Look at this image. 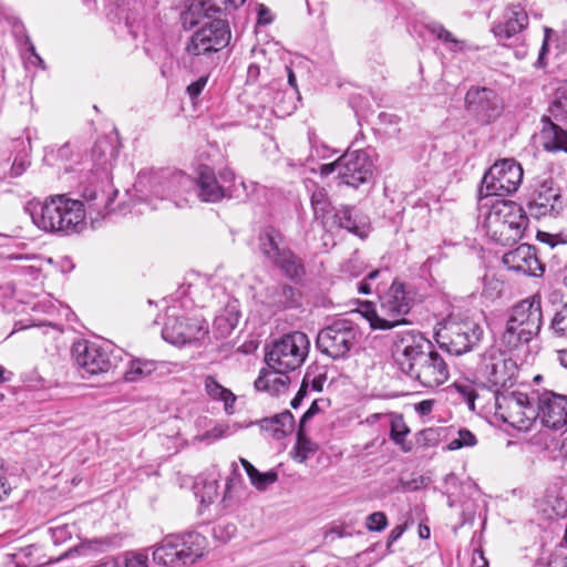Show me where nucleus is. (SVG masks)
Masks as SVG:
<instances>
[{
    "instance_id": "1",
    "label": "nucleus",
    "mask_w": 567,
    "mask_h": 567,
    "mask_svg": "<svg viewBox=\"0 0 567 567\" xmlns=\"http://www.w3.org/2000/svg\"><path fill=\"white\" fill-rule=\"evenodd\" d=\"M116 192L85 189L82 200L66 194L50 195L43 200H30L25 210L32 223L41 230L61 236L80 234L86 227V212L104 216L110 213L111 195Z\"/></svg>"
},
{
    "instance_id": "2",
    "label": "nucleus",
    "mask_w": 567,
    "mask_h": 567,
    "mask_svg": "<svg viewBox=\"0 0 567 567\" xmlns=\"http://www.w3.org/2000/svg\"><path fill=\"white\" fill-rule=\"evenodd\" d=\"M478 218L486 236L503 246L519 240L528 224L523 207L515 202L505 199H495L491 204H483Z\"/></svg>"
},
{
    "instance_id": "3",
    "label": "nucleus",
    "mask_w": 567,
    "mask_h": 567,
    "mask_svg": "<svg viewBox=\"0 0 567 567\" xmlns=\"http://www.w3.org/2000/svg\"><path fill=\"white\" fill-rule=\"evenodd\" d=\"M543 326L542 301L538 296L520 300L509 310L502 344L508 350H517L528 344L540 332Z\"/></svg>"
},
{
    "instance_id": "4",
    "label": "nucleus",
    "mask_w": 567,
    "mask_h": 567,
    "mask_svg": "<svg viewBox=\"0 0 567 567\" xmlns=\"http://www.w3.org/2000/svg\"><path fill=\"white\" fill-rule=\"evenodd\" d=\"M412 295L401 282L394 281L380 296L379 306L371 301L360 303L359 312L369 321L372 329L389 330L405 323L403 317L412 307Z\"/></svg>"
},
{
    "instance_id": "5",
    "label": "nucleus",
    "mask_w": 567,
    "mask_h": 567,
    "mask_svg": "<svg viewBox=\"0 0 567 567\" xmlns=\"http://www.w3.org/2000/svg\"><path fill=\"white\" fill-rule=\"evenodd\" d=\"M309 349L308 336L301 331H293L272 343L266 355V361L270 369L281 372L295 371L305 362Z\"/></svg>"
},
{
    "instance_id": "6",
    "label": "nucleus",
    "mask_w": 567,
    "mask_h": 567,
    "mask_svg": "<svg viewBox=\"0 0 567 567\" xmlns=\"http://www.w3.org/2000/svg\"><path fill=\"white\" fill-rule=\"evenodd\" d=\"M373 163L364 151H347L337 161L320 166V174L328 176L337 173L340 183L358 187L372 176Z\"/></svg>"
},
{
    "instance_id": "7",
    "label": "nucleus",
    "mask_w": 567,
    "mask_h": 567,
    "mask_svg": "<svg viewBox=\"0 0 567 567\" xmlns=\"http://www.w3.org/2000/svg\"><path fill=\"white\" fill-rule=\"evenodd\" d=\"M482 334L483 330L476 321L470 318L458 321L452 317L436 333L440 347L454 355L470 351L480 341Z\"/></svg>"
},
{
    "instance_id": "8",
    "label": "nucleus",
    "mask_w": 567,
    "mask_h": 567,
    "mask_svg": "<svg viewBox=\"0 0 567 567\" xmlns=\"http://www.w3.org/2000/svg\"><path fill=\"white\" fill-rule=\"evenodd\" d=\"M495 415L517 430H528L536 420V410L523 392H495Z\"/></svg>"
},
{
    "instance_id": "9",
    "label": "nucleus",
    "mask_w": 567,
    "mask_h": 567,
    "mask_svg": "<svg viewBox=\"0 0 567 567\" xmlns=\"http://www.w3.org/2000/svg\"><path fill=\"white\" fill-rule=\"evenodd\" d=\"M523 175L520 164L514 158L496 161L484 174L481 192L485 190V197L514 194L523 182Z\"/></svg>"
},
{
    "instance_id": "10",
    "label": "nucleus",
    "mask_w": 567,
    "mask_h": 567,
    "mask_svg": "<svg viewBox=\"0 0 567 567\" xmlns=\"http://www.w3.org/2000/svg\"><path fill=\"white\" fill-rule=\"evenodd\" d=\"M260 252L274 265L280 268L291 279L303 275L301 261L289 250L281 234L272 228H265L259 235Z\"/></svg>"
},
{
    "instance_id": "11",
    "label": "nucleus",
    "mask_w": 567,
    "mask_h": 567,
    "mask_svg": "<svg viewBox=\"0 0 567 567\" xmlns=\"http://www.w3.org/2000/svg\"><path fill=\"white\" fill-rule=\"evenodd\" d=\"M235 179V173L229 167L220 169L217 177L213 168L203 165L197 171L194 186L196 185L197 196L202 202L217 203L224 197L240 196L237 194Z\"/></svg>"
},
{
    "instance_id": "12",
    "label": "nucleus",
    "mask_w": 567,
    "mask_h": 567,
    "mask_svg": "<svg viewBox=\"0 0 567 567\" xmlns=\"http://www.w3.org/2000/svg\"><path fill=\"white\" fill-rule=\"evenodd\" d=\"M231 38L226 20L206 22L188 40L185 52L189 58L208 56L228 45Z\"/></svg>"
},
{
    "instance_id": "13",
    "label": "nucleus",
    "mask_w": 567,
    "mask_h": 567,
    "mask_svg": "<svg viewBox=\"0 0 567 567\" xmlns=\"http://www.w3.org/2000/svg\"><path fill=\"white\" fill-rule=\"evenodd\" d=\"M358 330L353 322L337 319L321 329L317 336L318 349L332 359H340L355 346Z\"/></svg>"
},
{
    "instance_id": "14",
    "label": "nucleus",
    "mask_w": 567,
    "mask_h": 567,
    "mask_svg": "<svg viewBox=\"0 0 567 567\" xmlns=\"http://www.w3.org/2000/svg\"><path fill=\"white\" fill-rule=\"evenodd\" d=\"M517 372L515 361L498 349L486 351L477 369V378L488 388H507Z\"/></svg>"
},
{
    "instance_id": "15",
    "label": "nucleus",
    "mask_w": 567,
    "mask_h": 567,
    "mask_svg": "<svg viewBox=\"0 0 567 567\" xmlns=\"http://www.w3.org/2000/svg\"><path fill=\"white\" fill-rule=\"evenodd\" d=\"M432 349L431 341L416 330L395 333L392 357L398 368L405 374Z\"/></svg>"
},
{
    "instance_id": "16",
    "label": "nucleus",
    "mask_w": 567,
    "mask_h": 567,
    "mask_svg": "<svg viewBox=\"0 0 567 567\" xmlns=\"http://www.w3.org/2000/svg\"><path fill=\"white\" fill-rule=\"evenodd\" d=\"M207 334L208 323L203 317H181L169 312L162 330L163 339L175 346L204 340Z\"/></svg>"
},
{
    "instance_id": "17",
    "label": "nucleus",
    "mask_w": 567,
    "mask_h": 567,
    "mask_svg": "<svg viewBox=\"0 0 567 567\" xmlns=\"http://www.w3.org/2000/svg\"><path fill=\"white\" fill-rule=\"evenodd\" d=\"M72 357L83 377L107 372L112 367L109 346L102 343L79 340L72 347Z\"/></svg>"
},
{
    "instance_id": "18",
    "label": "nucleus",
    "mask_w": 567,
    "mask_h": 567,
    "mask_svg": "<svg viewBox=\"0 0 567 567\" xmlns=\"http://www.w3.org/2000/svg\"><path fill=\"white\" fill-rule=\"evenodd\" d=\"M536 395V419L546 427L567 430V396L548 390Z\"/></svg>"
},
{
    "instance_id": "19",
    "label": "nucleus",
    "mask_w": 567,
    "mask_h": 567,
    "mask_svg": "<svg viewBox=\"0 0 567 567\" xmlns=\"http://www.w3.org/2000/svg\"><path fill=\"white\" fill-rule=\"evenodd\" d=\"M406 375L424 388L433 389L449 380L450 368L444 358L432 348Z\"/></svg>"
},
{
    "instance_id": "20",
    "label": "nucleus",
    "mask_w": 567,
    "mask_h": 567,
    "mask_svg": "<svg viewBox=\"0 0 567 567\" xmlns=\"http://www.w3.org/2000/svg\"><path fill=\"white\" fill-rule=\"evenodd\" d=\"M246 0H186V9L182 13L184 25L194 27L212 13L231 11L241 7Z\"/></svg>"
},
{
    "instance_id": "21",
    "label": "nucleus",
    "mask_w": 567,
    "mask_h": 567,
    "mask_svg": "<svg viewBox=\"0 0 567 567\" xmlns=\"http://www.w3.org/2000/svg\"><path fill=\"white\" fill-rule=\"evenodd\" d=\"M466 106L470 112L489 122L499 115L502 101L496 92L488 87H471L465 96Z\"/></svg>"
},
{
    "instance_id": "22",
    "label": "nucleus",
    "mask_w": 567,
    "mask_h": 567,
    "mask_svg": "<svg viewBox=\"0 0 567 567\" xmlns=\"http://www.w3.org/2000/svg\"><path fill=\"white\" fill-rule=\"evenodd\" d=\"M528 214L534 218L554 216L561 208L560 194L551 181L544 182L534 193L528 205Z\"/></svg>"
},
{
    "instance_id": "23",
    "label": "nucleus",
    "mask_w": 567,
    "mask_h": 567,
    "mask_svg": "<svg viewBox=\"0 0 567 567\" xmlns=\"http://www.w3.org/2000/svg\"><path fill=\"white\" fill-rule=\"evenodd\" d=\"M503 264L513 271L527 276H542L544 266L536 256V250L530 245H519L517 248L503 256Z\"/></svg>"
},
{
    "instance_id": "24",
    "label": "nucleus",
    "mask_w": 567,
    "mask_h": 567,
    "mask_svg": "<svg viewBox=\"0 0 567 567\" xmlns=\"http://www.w3.org/2000/svg\"><path fill=\"white\" fill-rule=\"evenodd\" d=\"M258 100L262 106L270 105L274 114L279 117H285L290 115L297 109L299 97L297 91H281L272 84L271 86L264 87L259 91Z\"/></svg>"
},
{
    "instance_id": "25",
    "label": "nucleus",
    "mask_w": 567,
    "mask_h": 567,
    "mask_svg": "<svg viewBox=\"0 0 567 567\" xmlns=\"http://www.w3.org/2000/svg\"><path fill=\"white\" fill-rule=\"evenodd\" d=\"M528 25V16L519 4L509 6L499 21L493 27V32L499 42L505 44L507 40L522 32Z\"/></svg>"
},
{
    "instance_id": "26",
    "label": "nucleus",
    "mask_w": 567,
    "mask_h": 567,
    "mask_svg": "<svg viewBox=\"0 0 567 567\" xmlns=\"http://www.w3.org/2000/svg\"><path fill=\"white\" fill-rule=\"evenodd\" d=\"M174 535L177 536V545L179 547V556L183 566L192 565L205 555L208 542L204 535L197 532Z\"/></svg>"
},
{
    "instance_id": "27",
    "label": "nucleus",
    "mask_w": 567,
    "mask_h": 567,
    "mask_svg": "<svg viewBox=\"0 0 567 567\" xmlns=\"http://www.w3.org/2000/svg\"><path fill=\"white\" fill-rule=\"evenodd\" d=\"M153 182L158 186L161 183H167V194L165 198H175L183 196L194 187L192 177L183 172L165 168L162 175L155 176L151 179L142 178V183Z\"/></svg>"
},
{
    "instance_id": "28",
    "label": "nucleus",
    "mask_w": 567,
    "mask_h": 567,
    "mask_svg": "<svg viewBox=\"0 0 567 567\" xmlns=\"http://www.w3.org/2000/svg\"><path fill=\"white\" fill-rule=\"evenodd\" d=\"M259 425L265 436L281 440L292 433L295 429V417L290 411H285L272 417L261 420Z\"/></svg>"
},
{
    "instance_id": "29",
    "label": "nucleus",
    "mask_w": 567,
    "mask_h": 567,
    "mask_svg": "<svg viewBox=\"0 0 567 567\" xmlns=\"http://www.w3.org/2000/svg\"><path fill=\"white\" fill-rule=\"evenodd\" d=\"M540 142L548 152L563 151L567 153V131L550 121L549 117L542 118Z\"/></svg>"
},
{
    "instance_id": "30",
    "label": "nucleus",
    "mask_w": 567,
    "mask_h": 567,
    "mask_svg": "<svg viewBox=\"0 0 567 567\" xmlns=\"http://www.w3.org/2000/svg\"><path fill=\"white\" fill-rule=\"evenodd\" d=\"M288 372H281L276 369H262L255 381L257 391L266 392L270 395H278L287 390L290 381Z\"/></svg>"
},
{
    "instance_id": "31",
    "label": "nucleus",
    "mask_w": 567,
    "mask_h": 567,
    "mask_svg": "<svg viewBox=\"0 0 567 567\" xmlns=\"http://www.w3.org/2000/svg\"><path fill=\"white\" fill-rule=\"evenodd\" d=\"M153 560L162 566H183L179 556V547L177 545V536L174 534L168 535L156 544L153 547Z\"/></svg>"
},
{
    "instance_id": "32",
    "label": "nucleus",
    "mask_w": 567,
    "mask_h": 567,
    "mask_svg": "<svg viewBox=\"0 0 567 567\" xmlns=\"http://www.w3.org/2000/svg\"><path fill=\"white\" fill-rule=\"evenodd\" d=\"M296 290L288 285L274 284L265 288L262 301L269 307L287 308L297 302Z\"/></svg>"
},
{
    "instance_id": "33",
    "label": "nucleus",
    "mask_w": 567,
    "mask_h": 567,
    "mask_svg": "<svg viewBox=\"0 0 567 567\" xmlns=\"http://www.w3.org/2000/svg\"><path fill=\"white\" fill-rule=\"evenodd\" d=\"M311 207L313 210L315 218L320 220L326 227L329 226L332 216L333 207L328 197V193L322 187H317L311 194Z\"/></svg>"
},
{
    "instance_id": "34",
    "label": "nucleus",
    "mask_w": 567,
    "mask_h": 567,
    "mask_svg": "<svg viewBox=\"0 0 567 567\" xmlns=\"http://www.w3.org/2000/svg\"><path fill=\"white\" fill-rule=\"evenodd\" d=\"M164 169L165 168L140 172L135 183L136 189L140 193L145 194L146 196H154L162 199L165 198L167 194V183H161L158 186H156V184L150 181L145 182V184L142 183L143 177H145L146 179H151L155 176L162 175Z\"/></svg>"
},
{
    "instance_id": "35",
    "label": "nucleus",
    "mask_w": 567,
    "mask_h": 567,
    "mask_svg": "<svg viewBox=\"0 0 567 567\" xmlns=\"http://www.w3.org/2000/svg\"><path fill=\"white\" fill-rule=\"evenodd\" d=\"M333 225L362 236V228L364 223L358 220V215L354 208L343 207L333 214L329 226Z\"/></svg>"
},
{
    "instance_id": "36",
    "label": "nucleus",
    "mask_w": 567,
    "mask_h": 567,
    "mask_svg": "<svg viewBox=\"0 0 567 567\" xmlns=\"http://www.w3.org/2000/svg\"><path fill=\"white\" fill-rule=\"evenodd\" d=\"M156 370V362L152 360H131L124 373L127 382H137L151 375Z\"/></svg>"
},
{
    "instance_id": "37",
    "label": "nucleus",
    "mask_w": 567,
    "mask_h": 567,
    "mask_svg": "<svg viewBox=\"0 0 567 567\" xmlns=\"http://www.w3.org/2000/svg\"><path fill=\"white\" fill-rule=\"evenodd\" d=\"M205 390L212 399L223 401L226 411L233 406L236 400L234 393L219 384L217 380L212 375L205 378Z\"/></svg>"
},
{
    "instance_id": "38",
    "label": "nucleus",
    "mask_w": 567,
    "mask_h": 567,
    "mask_svg": "<svg viewBox=\"0 0 567 567\" xmlns=\"http://www.w3.org/2000/svg\"><path fill=\"white\" fill-rule=\"evenodd\" d=\"M317 444L308 439L305 434L303 427L299 426L293 458L299 463H303L317 452Z\"/></svg>"
},
{
    "instance_id": "39",
    "label": "nucleus",
    "mask_w": 567,
    "mask_h": 567,
    "mask_svg": "<svg viewBox=\"0 0 567 567\" xmlns=\"http://www.w3.org/2000/svg\"><path fill=\"white\" fill-rule=\"evenodd\" d=\"M92 157L96 169L107 175L112 167V148L107 142H97L92 150Z\"/></svg>"
},
{
    "instance_id": "40",
    "label": "nucleus",
    "mask_w": 567,
    "mask_h": 567,
    "mask_svg": "<svg viewBox=\"0 0 567 567\" xmlns=\"http://www.w3.org/2000/svg\"><path fill=\"white\" fill-rule=\"evenodd\" d=\"M427 29L437 40L442 41L451 51L463 50V42L457 40L449 30L437 22L430 23Z\"/></svg>"
},
{
    "instance_id": "41",
    "label": "nucleus",
    "mask_w": 567,
    "mask_h": 567,
    "mask_svg": "<svg viewBox=\"0 0 567 567\" xmlns=\"http://www.w3.org/2000/svg\"><path fill=\"white\" fill-rule=\"evenodd\" d=\"M409 432L410 430L404 423L402 416H395L392 419L390 437L395 444L400 445L404 452H409L411 450V445L405 442V437Z\"/></svg>"
},
{
    "instance_id": "42",
    "label": "nucleus",
    "mask_w": 567,
    "mask_h": 567,
    "mask_svg": "<svg viewBox=\"0 0 567 567\" xmlns=\"http://www.w3.org/2000/svg\"><path fill=\"white\" fill-rule=\"evenodd\" d=\"M20 51L27 65L45 69L43 59L37 53L35 47L28 35L21 40Z\"/></svg>"
},
{
    "instance_id": "43",
    "label": "nucleus",
    "mask_w": 567,
    "mask_h": 567,
    "mask_svg": "<svg viewBox=\"0 0 567 567\" xmlns=\"http://www.w3.org/2000/svg\"><path fill=\"white\" fill-rule=\"evenodd\" d=\"M547 507L543 511L550 515L563 516L567 512V501L558 495L556 491L548 489L544 497Z\"/></svg>"
},
{
    "instance_id": "44",
    "label": "nucleus",
    "mask_w": 567,
    "mask_h": 567,
    "mask_svg": "<svg viewBox=\"0 0 567 567\" xmlns=\"http://www.w3.org/2000/svg\"><path fill=\"white\" fill-rule=\"evenodd\" d=\"M551 332L560 338H567V303L561 306L550 320Z\"/></svg>"
},
{
    "instance_id": "45",
    "label": "nucleus",
    "mask_w": 567,
    "mask_h": 567,
    "mask_svg": "<svg viewBox=\"0 0 567 567\" xmlns=\"http://www.w3.org/2000/svg\"><path fill=\"white\" fill-rule=\"evenodd\" d=\"M248 477L250 480V483L259 491L266 489L269 485L274 484L278 480V475L276 472L269 471L266 473H261L256 467Z\"/></svg>"
},
{
    "instance_id": "46",
    "label": "nucleus",
    "mask_w": 567,
    "mask_h": 567,
    "mask_svg": "<svg viewBox=\"0 0 567 567\" xmlns=\"http://www.w3.org/2000/svg\"><path fill=\"white\" fill-rule=\"evenodd\" d=\"M243 487H244V481L241 478V475L238 473L237 464L234 463L231 475L227 480V483H226V491H225L224 499L230 498L233 496H239Z\"/></svg>"
},
{
    "instance_id": "47",
    "label": "nucleus",
    "mask_w": 567,
    "mask_h": 567,
    "mask_svg": "<svg viewBox=\"0 0 567 567\" xmlns=\"http://www.w3.org/2000/svg\"><path fill=\"white\" fill-rule=\"evenodd\" d=\"M476 436L468 430H460L457 436L450 441L449 450L454 451L462 447H470L476 445Z\"/></svg>"
},
{
    "instance_id": "48",
    "label": "nucleus",
    "mask_w": 567,
    "mask_h": 567,
    "mask_svg": "<svg viewBox=\"0 0 567 567\" xmlns=\"http://www.w3.org/2000/svg\"><path fill=\"white\" fill-rule=\"evenodd\" d=\"M503 282L493 274H485L483 277V295L494 299L502 292Z\"/></svg>"
},
{
    "instance_id": "49",
    "label": "nucleus",
    "mask_w": 567,
    "mask_h": 567,
    "mask_svg": "<svg viewBox=\"0 0 567 567\" xmlns=\"http://www.w3.org/2000/svg\"><path fill=\"white\" fill-rule=\"evenodd\" d=\"M73 155L72 147L69 143H65L64 145L58 147L56 150H50L45 153L44 159L51 164L54 165L55 162L61 161H69Z\"/></svg>"
},
{
    "instance_id": "50",
    "label": "nucleus",
    "mask_w": 567,
    "mask_h": 567,
    "mask_svg": "<svg viewBox=\"0 0 567 567\" xmlns=\"http://www.w3.org/2000/svg\"><path fill=\"white\" fill-rule=\"evenodd\" d=\"M226 427L221 424H215L212 429L203 434H196L193 437L194 442L212 444L217 440L224 437Z\"/></svg>"
},
{
    "instance_id": "51",
    "label": "nucleus",
    "mask_w": 567,
    "mask_h": 567,
    "mask_svg": "<svg viewBox=\"0 0 567 567\" xmlns=\"http://www.w3.org/2000/svg\"><path fill=\"white\" fill-rule=\"evenodd\" d=\"M200 503L205 506L212 504L218 496V484L216 481L204 483L200 491L196 492Z\"/></svg>"
},
{
    "instance_id": "52",
    "label": "nucleus",
    "mask_w": 567,
    "mask_h": 567,
    "mask_svg": "<svg viewBox=\"0 0 567 567\" xmlns=\"http://www.w3.org/2000/svg\"><path fill=\"white\" fill-rule=\"evenodd\" d=\"M236 532V525L228 522H221L217 524L213 529L214 537L223 543L230 540L235 536Z\"/></svg>"
},
{
    "instance_id": "53",
    "label": "nucleus",
    "mask_w": 567,
    "mask_h": 567,
    "mask_svg": "<svg viewBox=\"0 0 567 567\" xmlns=\"http://www.w3.org/2000/svg\"><path fill=\"white\" fill-rule=\"evenodd\" d=\"M125 567H148V555L145 551L131 550L124 554Z\"/></svg>"
},
{
    "instance_id": "54",
    "label": "nucleus",
    "mask_w": 567,
    "mask_h": 567,
    "mask_svg": "<svg viewBox=\"0 0 567 567\" xmlns=\"http://www.w3.org/2000/svg\"><path fill=\"white\" fill-rule=\"evenodd\" d=\"M550 113L556 117H567V91L558 90L550 107Z\"/></svg>"
},
{
    "instance_id": "55",
    "label": "nucleus",
    "mask_w": 567,
    "mask_h": 567,
    "mask_svg": "<svg viewBox=\"0 0 567 567\" xmlns=\"http://www.w3.org/2000/svg\"><path fill=\"white\" fill-rule=\"evenodd\" d=\"M386 526L388 518L383 512H374L365 518V528L370 532H382Z\"/></svg>"
},
{
    "instance_id": "56",
    "label": "nucleus",
    "mask_w": 567,
    "mask_h": 567,
    "mask_svg": "<svg viewBox=\"0 0 567 567\" xmlns=\"http://www.w3.org/2000/svg\"><path fill=\"white\" fill-rule=\"evenodd\" d=\"M535 567H567V555L542 557Z\"/></svg>"
},
{
    "instance_id": "57",
    "label": "nucleus",
    "mask_w": 567,
    "mask_h": 567,
    "mask_svg": "<svg viewBox=\"0 0 567 567\" xmlns=\"http://www.w3.org/2000/svg\"><path fill=\"white\" fill-rule=\"evenodd\" d=\"M207 80H208L207 76H200L198 80L190 83L186 89L188 95L192 99H196L203 92L204 87L206 86Z\"/></svg>"
},
{
    "instance_id": "58",
    "label": "nucleus",
    "mask_w": 567,
    "mask_h": 567,
    "mask_svg": "<svg viewBox=\"0 0 567 567\" xmlns=\"http://www.w3.org/2000/svg\"><path fill=\"white\" fill-rule=\"evenodd\" d=\"M565 236L566 234L551 235L548 233H538L537 235L540 241L548 244L551 248L556 247L557 245H564V241H561V237Z\"/></svg>"
},
{
    "instance_id": "59",
    "label": "nucleus",
    "mask_w": 567,
    "mask_h": 567,
    "mask_svg": "<svg viewBox=\"0 0 567 567\" xmlns=\"http://www.w3.org/2000/svg\"><path fill=\"white\" fill-rule=\"evenodd\" d=\"M257 14H258V20H257L258 24L267 25V24H270L274 20L271 11L265 4L258 6Z\"/></svg>"
},
{
    "instance_id": "60",
    "label": "nucleus",
    "mask_w": 567,
    "mask_h": 567,
    "mask_svg": "<svg viewBox=\"0 0 567 567\" xmlns=\"http://www.w3.org/2000/svg\"><path fill=\"white\" fill-rule=\"evenodd\" d=\"M11 491L10 484L7 482V477L4 474V470L2 465H0V501L9 495Z\"/></svg>"
},
{
    "instance_id": "61",
    "label": "nucleus",
    "mask_w": 567,
    "mask_h": 567,
    "mask_svg": "<svg viewBox=\"0 0 567 567\" xmlns=\"http://www.w3.org/2000/svg\"><path fill=\"white\" fill-rule=\"evenodd\" d=\"M455 386L458 390V392L464 395V398H465L466 402L468 403L470 408L474 409V401H475L476 396L473 393V391L467 385L456 384Z\"/></svg>"
},
{
    "instance_id": "62",
    "label": "nucleus",
    "mask_w": 567,
    "mask_h": 567,
    "mask_svg": "<svg viewBox=\"0 0 567 567\" xmlns=\"http://www.w3.org/2000/svg\"><path fill=\"white\" fill-rule=\"evenodd\" d=\"M319 412L318 402L313 401L310 408L305 412L302 417L300 419L299 426L305 427L308 420H310L315 414Z\"/></svg>"
},
{
    "instance_id": "63",
    "label": "nucleus",
    "mask_w": 567,
    "mask_h": 567,
    "mask_svg": "<svg viewBox=\"0 0 567 567\" xmlns=\"http://www.w3.org/2000/svg\"><path fill=\"white\" fill-rule=\"evenodd\" d=\"M433 404L432 400H423L415 404V411L421 415H427L432 412Z\"/></svg>"
},
{
    "instance_id": "64",
    "label": "nucleus",
    "mask_w": 567,
    "mask_h": 567,
    "mask_svg": "<svg viewBox=\"0 0 567 567\" xmlns=\"http://www.w3.org/2000/svg\"><path fill=\"white\" fill-rule=\"evenodd\" d=\"M405 529H406L405 525H398V526H395L390 532V535H389V538H388V546H390L391 544L395 543L403 535Z\"/></svg>"
}]
</instances>
